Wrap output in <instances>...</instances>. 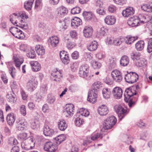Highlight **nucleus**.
<instances>
[{"label":"nucleus","instance_id":"72a5a7b5","mask_svg":"<svg viewBox=\"0 0 152 152\" xmlns=\"http://www.w3.org/2000/svg\"><path fill=\"white\" fill-rule=\"evenodd\" d=\"M131 58L134 61L138 60L140 59V54L139 52H132L131 53Z\"/></svg>","mask_w":152,"mask_h":152},{"label":"nucleus","instance_id":"ea45409f","mask_svg":"<svg viewBox=\"0 0 152 152\" xmlns=\"http://www.w3.org/2000/svg\"><path fill=\"white\" fill-rule=\"evenodd\" d=\"M116 64L114 58L110 60V63L109 64V68L110 69L115 68L116 66Z\"/></svg>","mask_w":152,"mask_h":152},{"label":"nucleus","instance_id":"0eeeda50","mask_svg":"<svg viewBox=\"0 0 152 152\" xmlns=\"http://www.w3.org/2000/svg\"><path fill=\"white\" fill-rule=\"evenodd\" d=\"M140 22L137 16H135L129 18L127 23L129 25L134 27L140 25Z\"/></svg>","mask_w":152,"mask_h":152},{"label":"nucleus","instance_id":"603ef678","mask_svg":"<svg viewBox=\"0 0 152 152\" xmlns=\"http://www.w3.org/2000/svg\"><path fill=\"white\" fill-rule=\"evenodd\" d=\"M89 70L88 66L87 65H84L80 66L79 71H82L81 72H83V71L87 72V71H89Z\"/></svg>","mask_w":152,"mask_h":152},{"label":"nucleus","instance_id":"c9c22d12","mask_svg":"<svg viewBox=\"0 0 152 152\" xmlns=\"http://www.w3.org/2000/svg\"><path fill=\"white\" fill-rule=\"evenodd\" d=\"M80 115H79L78 117L77 118L75 121V125L78 127L80 126L81 125L83 124L84 122L83 119H81L80 118Z\"/></svg>","mask_w":152,"mask_h":152},{"label":"nucleus","instance_id":"aec40b11","mask_svg":"<svg viewBox=\"0 0 152 152\" xmlns=\"http://www.w3.org/2000/svg\"><path fill=\"white\" fill-rule=\"evenodd\" d=\"M98 45V42L95 41H94L87 46V48L89 51H94L97 49Z\"/></svg>","mask_w":152,"mask_h":152},{"label":"nucleus","instance_id":"a211bd4d","mask_svg":"<svg viewBox=\"0 0 152 152\" xmlns=\"http://www.w3.org/2000/svg\"><path fill=\"white\" fill-rule=\"evenodd\" d=\"M137 17L140 23L142 24H144L145 23L148 22L150 19L148 15L143 14L139 15Z\"/></svg>","mask_w":152,"mask_h":152},{"label":"nucleus","instance_id":"1a4fd4ad","mask_svg":"<svg viewBox=\"0 0 152 152\" xmlns=\"http://www.w3.org/2000/svg\"><path fill=\"white\" fill-rule=\"evenodd\" d=\"M37 86V84L35 80L33 79L29 80L26 84L27 88L30 91H33Z\"/></svg>","mask_w":152,"mask_h":152},{"label":"nucleus","instance_id":"4c0bfd02","mask_svg":"<svg viewBox=\"0 0 152 152\" xmlns=\"http://www.w3.org/2000/svg\"><path fill=\"white\" fill-rule=\"evenodd\" d=\"M68 11L67 9L64 7H61L58 11V14L60 15L64 16L66 15Z\"/></svg>","mask_w":152,"mask_h":152},{"label":"nucleus","instance_id":"4be33fe9","mask_svg":"<svg viewBox=\"0 0 152 152\" xmlns=\"http://www.w3.org/2000/svg\"><path fill=\"white\" fill-rule=\"evenodd\" d=\"M82 71H79V74L80 77L85 78L87 80H90L92 77H93L94 75H89V71H83V72H81Z\"/></svg>","mask_w":152,"mask_h":152},{"label":"nucleus","instance_id":"6e6d98bb","mask_svg":"<svg viewBox=\"0 0 152 152\" xmlns=\"http://www.w3.org/2000/svg\"><path fill=\"white\" fill-rule=\"evenodd\" d=\"M19 31L20 34H18V36H15V37L19 39H24L25 37L24 33L20 30H19Z\"/></svg>","mask_w":152,"mask_h":152},{"label":"nucleus","instance_id":"c03bdc74","mask_svg":"<svg viewBox=\"0 0 152 152\" xmlns=\"http://www.w3.org/2000/svg\"><path fill=\"white\" fill-rule=\"evenodd\" d=\"M78 113L80 114H89L88 110L83 107L80 108L77 111V113Z\"/></svg>","mask_w":152,"mask_h":152},{"label":"nucleus","instance_id":"052dcab7","mask_svg":"<svg viewBox=\"0 0 152 152\" xmlns=\"http://www.w3.org/2000/svg\"><path fill=\"white\" fill-rule=\"evenodd\" d=\"M72 57L73 59H77L79 57V53L77 51H75L72 54Z\"/></svg>","mask_w":152,"mask_h":152},{"label":"nucleus","instance_id":"49530a36","mask_svg":"<svg viewBox=\"0 0 152 152\" xmlns=\"http://www.w3.org/2000/svg\"><path fill=\"white\" fill-rule=\"evenodd\" d=\"M147 50L149 53L152 52V38H150L148 41Z\"/></svg>","mask_w":152,"mask_h":152},{"label":"nucleus","instance_id":"2f4dec72","mask_svg":"<svg viewBox=\"0 0 152 152\" xmlns=\"http://www.w3.org/2000/svg\"><path fill=\"white\" fill-rule=\"evenodd\" d=\"M74 108V106L73 104H66L64 112H66L68 114H73Z\"/></svg>","mask_w":152,"mask_h":152},{"label":"nucleus","instance_id":"79ce46f5","mask_svg":"<svg viewBox=\"0 0 152 152\" xmlns=\"http://www.w3.org/2000/svg\"><path fill=\"white\" fill-rule=\"evenodd\" d=\"M81 9L78 6H76L72 9L71 12L73 14H79L80 12Z\"/></svg>","mask_w":152,"mask_h":152},{"label":"nucleus","instance_id":"864d4df0","mask_svg":"<svg viewBox=\"0 0 152 152\" xmlns=\"http://www.w3.org/2000/svg\"><path fill=\"white\" fill-rule=\"evenodd\" d=\"M96 12L100 15H104L106 14V11L104 10V8H98L96 10Z\"/></svg>","mask_w":152,"mask_h":152},{"label":"nucleus","instance_id":"412c9836","mask_svg":"<svg viewBox=\"0 0 152 152\" xmlns=\"http://www.w3.org/2000/svg\"><path fill=\"white\" fill-rule=\"evenodd\" d=\"M30 64L33 71L35 72L39 71L41 69V66L40 64L37 61L31 62Z\"/></svg>","mask_w":152,"mask_h":152},{"label":"nucleus","instance_id":"20e7f679","mask_svg":"<svg viewBox=\"0 0 152 152\" xmlns=\"http://www.w3.org/2000/svg\"><path fill=\"white\" fill-rule=\"evenodd\" d=\"M132 87H130L126 88L124 94V100L127 103L128 102L130 98L134 95L137 94V91H134V89Z\"/></svg>","mask_w":152,"mask_h":152},{"label":"nucleus","instance_id":"6e6552de","mask_svg":"<svg viewBox=\"0 0 152 152\" xmlns=\"http://www.w3.org/2000/svg\"><path fill=\"white\" fill-rule=\"evenodd\" d=\"M114 97L116 99H119L122 96L123 91L120 87H115L112 91Z\"/></svg>","mask_w":152,"mask_h":152},{"label":"nucleus","instance_id":"e433bc0d","mask_svg":"<svg viewBox=\"0 0 152 152\" xmlns=\"http://www.w3.org/2000/svg\"><path fill=\"white\" fill-rule=\"evenodd\" d=\"M19 30L17 27L14 26L10 28L9 31L15 37V34H16L17 33H19Z\"/></svg>","mask_w":152,"mask_h":152},{"label":"nucleus","instance_id":"f257e3e1","mask_svg":"<svg viewBox=\"0 0 152 152\" xmlns=\"http://www.w3.org/2000/svg\"><path fill=\"white\" fill-rule=\"evenodd\" d=\"M103 85V83L99 81L95 82L93 84L92 89L88 91L87 98L88 101L94 103L96 101L98 92Z\"/></svg>","mask_w":152,"mask_h":152},{"label":"nucleus","instance_id":"393cba45","mask_svg":"<svg viewBox=\"0 0 152 152\" xmlns=\"http://www.w3.org/2000/svg\"><path fill=\"white\" fill-rule=\"evenodd\" d=\"M98 112L99 114H107L109 110L106 105H102L98 107Z\"/></svg>","mask_w":152,"mask_h":152},{"label":"nucleus","instance_id":"3c124183","mask_svg":"<svg viewBox=\"0 0 152 152\" xmlns=\"http://www.w3.org/2000/svg\"><path fill=\"white\" fill-rule=\"evenodd\" d=\"M17 125H27V123L24 119L19 118L16 121Z\"/></svg>","mask_w":152,"mask_h":152},{"label":"nucleus","instance_id":"cd10ccee","mask_svg":"<svg viewBox=\"0 0 152 152\" xmlns=\"http://www.w3.org/2000/svg\"><path fill=\"white\" fill-rule=\"evenodd\" d=\"M15 119V116L14 115H7V120L8 124L10 126L13 125Z\"/></svg>","mask_w":152,"mask_h":152},{"label":"nucleus","instance_id":"b1692460","mask_svg":"<svg viewBox=\"0 0 152 152\" xmlns=\"http://www.w3.org/2000/svg\"><path fill=\"white\" fill-rule=\"evenodd\" d=\"M114 109L117 114H124L127 112L126 108H123L121 105L118 106H116L114 107Z\"/></svg>","mask_w":152,"mask_h":152},{"label":"nucleus","instance_id":"7c9ffc66","mask_svg":"<svg viewBox=\"0 0 152 152\" xmlns=\"http://www.w3.org/2000/svg\"><path fill=\"white\" fill-rule=\"evenodd\" d=\"M102 93L104 98L107 99L110 98L111 94V91L107 88H104L102 91Z\"/></svg>","mask_w":152,"mask_h":152},{"label":"nucleus","instance_id":"37998d69","mask_svg":"<svg viewBox=\"0 0 152 152\" xmlns=\"http://www.w3.org/2000/svg\"><path fill=\"white\" fill-rule=\"evenodd\" d=\"M27 56L31 58H34L36 56V54L34 50L31 48L30 51L27 53Z\"/></svg>","mask_w":152,"mask_h":152},{"label":"nucleus","instance_id":"774afa93","mask_svg":"<svg viewBox=\"0 0 152 152\" xmlns=\"http://www.w3.org/2000/svg\"><path fill=\"white\" fill-rule=\"evenodd\" d=\"M103 3L100 0H97L96 2L95 5L97 7H99V8H102L103 7Z\"/></svg>","mask_w":152,"mask_h":152},{"label":"nucleus","instance_id":"f704fd0d","mask_svg":"<svg viewBox=\"0 0 152 152\" xmlns=\"http://www.w3.org/2000/svg\"><path fill=\"white\" fill-rule=\"evenodd\" d=\"M55 97L52 95L49 94L48 95L47 101L50 104H53L56 100Z\"/></svg>","mask_w":152,"mask_h":152},{"label":"nucleus","instance_id":"ddd939ff","mask_svg":"<svg viewBox=\"0 0 152 152\" xmlns=\"http://www.w3.org/2000/svg\"><path fill=\"white\" fill-rule=\"evenodd\" d=\"M66 139V137L64 134H60L53 139V141L57 144L59 145L62 142L64 141Z\"/></svg>","mask_w":152,"mask_h":152},{"label":"nucleus","instance_id":"473e14b6","mask_svg":"<svg viewBox=\"0 0 152 152\" xmlns=\"http://www.w3.org/2000/svg\"><path fill=\"white\" fill-rule=\"evenodd\" d=\"M34 0H29L24 3V7L27 10H30L31 9L32 5Z\"/></svg>","mask_w":152,"mask_h":152},{"label":"nucleus","instance_id":"69168bd1","mask_svg":"<svg viewBox=\"0 0 152 152\" xmlns=\"http://www.w3.org/2000/svg\"><path fill=\"white\" fill-rule=\"evenodd\" d=\"M68 48L71 49L75 46V44L74 42H68L66 45Z\"/></svg>","mask_w":152,"mask_h":152},{"label":"nucleus","instance_id":"58836bf2","mask_svg":"<svg viewBox=\"0 0 152 152\" xmlns=\"http://www.w3.org/2000/svg\"><path fill=\"white\" fill-rule=\"evenodd\" d=\"M92 64V67L95 69H99L102 65L101 63L96 61H93Z\"/></svg>","mask_w":152,"mask_h":152},{"label":"nucleus","instance_id":"4d7b16f0","mask_svg":"<svg viewBox=\"0 0 152 152\" xmlns=\"http://www.w3.org/2000/svg\"><path fill=\"white\" fill-rule=\"evenodd\" d=\"M20 94L22 96V99L24 100H26L27 99L28 95L23 90L21 89L20 90Z\"/></svg>","mask_w":152,"mask_h":152},{"label":"nucleus","instance_id":"7ed1b4c3","mask_svg":"<svg viewBox=\"0 0 152 152\" xmlns=\"http://www.w3.org/2000/svg\"><path fill=\"white\" fill-rule=\"evenodd\" d=\"M138 78V75L136 73L132 72L127 73L125 77L126 81L130 84H133L136 82Z\"/></svg>","mask_w":152,"mask_h":152},{"label":"nucleus","instance_id":"f8f14e48","mask_svg":"<svg viewBox=\"0 0 152 152\" xmlns=\"http://www.w3.org/2000/svg\"><path fill=\"white\" fill-rule=\"evenodd\" d=\"M93 30L91 26H86L83 29L84 35L86 38H89L92 35Z\"/></svg>","mask_w":152,"mask_h":152},{"label":"nucleus","instance_id":"e2e57ef3","mask_svg":"<svg viewBox=\"0 0 152 152\" xmlns=\"http://www.w3.org/2000/svg\"><path fill=\"white\" fill-rule=\"evenodd\" d=\"M116 7L113 5H110L108 7V10L110 12L113 13L115 11Z\"/></svg>","mask_w":152,"mask_h":152},{"label":"nucleus","instance_id":"0e129e2a","mask_svg":"<svg viewBox=\"0 0 152 152\" xmlns=\"http://www.w3.org/2000/svg\"><path fill=\"white\" fill-rule=\"evenodd\" d=\"M114 80L117 82H120L122 80V77L121 75L118 76L113 77Z\"/></svg>","mask_w":152,"mask_h":152},{"label":"nucleus","instance_id":"f03ea898","mask_svg":"<svg viewBox=\"0 0 152 152\" xmlns=\"http://www.w3.org/2000/svg\"><path fill=\"white\" fill-rule=\"evenodd\" d=\"M116 118L113 115L110 116L105 119L103 123V128L104 130L111 129L117 122Z\"/></svg>","mask_w":152,"mask_h":152},{"label":"nucleus","instance_id":"9b49d317","mask_svg":"<svg viewBox=\"0 0 152 152\" xmlns=\"http://www.w3.org/2000/svg\"><path fill=\"white\" fill-rule=\"evenodd\" d=\"M43 134L45 136L51 137L55 133L54 130L50 128L49 126L45 125L43 127Z\"/></svg>","mask_w":152,"mask_h":152},{"label":"nucleus","instance_id":"f3484780","mask_svg":"<svg viewBox=\"0 0 152 152\" xmlns=\"http://www.w3.org/2000/svg\"><path fill=\"white\" fill-rule=\"evenodd\" d=\"M71 25L72 26L75 28H77L78 26L82 24V21L79 18L75 17L71 20Z\"/></svg>","mask_w":152,"mask_h":152},{"label":"nucleus","instance_id":"09e8293b","mask_svg":"<svg viewBox=\"0 0 152 152\" xmlns=\"http://www.w3.org/2000/svg\"><path fill=\"white\" fill-rule=\"evenodd\" d=\"M39 122H37L34 121L31 124V128L34 129H38L39 127Z\"/></svg>","mask_w":152,"mask_h":152},{"label":"nucleus","instance_id":"5701e85b","mask_svg":"<svg viewBox=\"0 0 152 152\" xmlns=\"http://www.w3.org/2000/svg\"><path fill=\"white\" fill-rule=\"evenodd\" d=\"M129 58L126 56L124 55L122 56L120 60V65L123 66H127L129 63Z\"/></svg>","mask_w":152,"mask_h":152},{"label":"nucleus","instance_id":"423d86ee","mask_svg":"<svg viewBox=\"0 0 152 152\" xmlns=\"http://www.w3.org/2000/svg\"><path fill=\"white\" fill-rule=\"evenodd\" d=\"M62 75L61 72L59 71L58 72V70L53 71L51 73L50 79L52 81H56V82H59L61 78L62 77Z\"/></svg>","mask_w":152,"mask_h":152},{"label":"nucleus","instance_id":"39448f33","mask_svg":"<svg viewBox=\"0 0 152 152\" xmlns=\"http://www.w3.org/2000/svg\"><path fill=\"white\" fill-rule=\"evenodd\" d=\"M44 149L45 151L49 152H55L58 149V147L56 144L51 142L48 141L45 142L44 146Z\"/></svg>","mask_w":152,"mask_h":152},{"label":"nucleus","instance_id":"9d476101","mask_svg":"<svg viewBox=\"0 0 152 152\" xmlns=\"http://www.w3.org/2000/svg\"><path fill=\"white\" fill-rule=\"evenodd\" d=\"M134 10L132 7H129L123 10L122 12L123 16L124 17H128L133 15Z\"/></svg>","mask_w":152,"mask_h":152},{"label":"nucleus","instance_id":"2eb2a0df","mask_svg":"<svg viewBox=\"0 0 152 152\" xmlns=\"http://www.w3.org/2000/svg\"><path fill=\"white\" fill-rule=\"evenodd\" d=\"M58 129L61 131H64L67 127V125L64 120H59L57 122Z\"/></svg>","mask_w":152,"mask_h":152},{"label":"nucleus","instance_id":"5fc2aeb1","mask_svg":"<svg viewBox=\"0 0 152 152\" xmlns=\"http://www.w3.org/2000/svg\"><path fill=\"white\" fill-rule=\"evenodd\" d=\"M121 72L118 70H114L111 72V76L113 77H114L121 75Z\"/></svg>","mask_w":152,"mask_h":152},{"label":"nucleus","instance_id":"8fccbe9b","mask_svg":"<svg viewBox=\"0 0 152 152\" xmlns=\"http://www.w3.org/2000/svg\"><path fill=\"white\" fill-rule=\"evenodd\" d=\"M64 22H63V23L64 24L65 27H63L64 29H66L68 26V25L70 23H71V20L69 18H65L64 20Z\"/></svg>","mask_w":152,"mask_h":152},{"label":"nucleus","instance_id":"4468645a","mask_svg":"<svg viewBox=\"0 0 152 152\" xmlns=\"http://www.w3.org/2000/svg\"><path fill=\"white\" fill-rule=\"evenodd\" d=\"M116 18L115 16L111 15L107 16L104 19L105 23L109 25H112L116 22Z\"/></svg>","mask_w":152,"mask_h":152},{"label":"nucleus","instance_id":"bf43d9fd","mask_svg":"<svg viewBox=\"0 0 152 152\" xmlns=\"http://www.w3.org/2000/svg\"><path fill=\"white\" fill-rule=\"evenodd\" d=\"M123 40H121V39H116L113 40V45H121Z\"/></svg>","mask_w":152,"mask_h":152},{"label":"nucleus","instance_id":"a18cd8bd","mask_svg":"<svg viewBox=\"0 0 152 152\" xmlns=\"http://www.w3.org/2000/svg\"><path fill=\"white\" fill-rule=\"evenodd\" d=\"M62 62L64 64H67L69 63V55H67L65 56L62 57L61 58H60Z\"/></svg>","mask_w":152,"mask_h":152},{"label":"nucleus","instance_id":"c756f323","mask_svg":"<svg viewBox=\"0 0 152 152\" xmlns=\"http://www.w3.org/2000/svg\"><path fill=\"white\" fill-rule=\"evenodd\" d=\"M83 15L86 21H89L91 20L93 14L91 12H84Z\"/></svg>","mask_w":152,"mask_h":152},{"label":"nucleus","instance_id":"338daca9","mask_svg":"<svg viewBox=\"0 0 152 152\" xmlns=\"http://www.w3.org/2000/svg\"><path fill=\"white\" fill-rule=\"evenodd\" d=\"M1 78L4 83L6 84L8 82V79L6 74H2L1 75Z\"/></svg>","mask_w":152,"mask_h":152},{"label":"nucleus","instance_id":"bb28decb","mask_svg":"<svg viewBox=\"0 0 152 152\" xmlns=\"http://www.w3.org/2000/svg\"><path fill=\"white\" fill-rule=\"evenodd\" d=\"M145 43L143 41L140 40L138 41L135 44V48L137 51H142L144 48Z\"/></svg>","mask_w":152,"mask_h":152},{"label":"nucleus","instance_id":"c85d7f7f","mask_svg":"<svg viewBox=\"0 0 152 152\" xmlns=\"http://www.w3.org/2000/svg\"><path fill=\"white\" fill-rule=\"evenodd\" d=\"M35 50L38 55H42L45 53V49L42 46H40L39 45H37L35 47Z\"/></svg>","mask_w":152,"mask_h":152},{"label":"nucleus","instance_id":"a878e982","mask_svg":"<svg viewBox=\"0 0 152 152\" xmlns=\"http://www.w3.org/2000/svg\"><path fill=\"white\" fill-rule=\"evenodd\" d=\"M6 97L8 99V101L11 103L15 102L17 100L16 96L14 92H12V94H7Z\"/></svg>","mask_w":152,"mask_h":152},{"label":"nucleus","instance_id":"de8ad7c7","mask_svg":"<svg viewBox=\"0 0 152 152\" xmlns=\"http://www.w3.org/2000/svg\"><path fill=\"white\" fill-rule=\"evenodd\" d=\"M27 134L26 133H20L18 136V139L22 140H26L27 138Z\"/></svg>","mask_w":152,"mask_h":152},{"label":"nucleus","instance_id":"dca6fc26","mask_svg":"<svg viewBox=\"0 0 152 152\" xmlns=\"http://www.w3.org/2000/svg\"><path fill=\"white\" fill-rule=\"evenodd\" d=\"M138 38L137 36L132 37L130 36H128L124 38V42L127 45L131 44L137 40Z\"/></svg>","mask_w":152,"mask_h":152},{"label":"nucleus","instance_id":"13d9d810","mask_svg":"<svg viewBox=\"0 0 152 152\" xmlns=\"http://www.w3.org/2000/svg\"><path fill=\"white\" fill-rule=\"evenodd\" d=\"M27 125H17L16 127L18 130L20 131H23L26 129L27 128Z\"/></svg>","mask_w":152,"mask_h":152},{"label":"nucleus","instance_id":"680f3d73","mask_svg":"<svg viewBox=\"0 0 152 152\" xmlns=\"http://www.w3.org/2000/svg\"><path fill=\"white\" fill-rule=\"evenodd\" d=\"M114 39L113 38L107 37L106 39V43L108 45L113 44Z\"/></svg>","mask_w":152,"mask_h":152},{"label":"nucleus","instance_id":"a19ab883","mask_svg":"<svg viewBox=\"0 0 152 152\" xmlns=\"http://www.w3.org/2000/svg\"><path fill=\"white\" fill-rule=\"evenodd\" d=\"M10 87L12 92H14V91L18 89V86L15 81H13L11 84Z\"/></svg>","mask_w":152,"mask_h":152},{"label":"nucleus","instance_id":"6ab92c4d","mask_svg":"<svg viewBox=\"0 0 152 152\" xmlns=\"http://www.w3.org/2000/svg\"><path fill=\"white\" fill-rule=\"evenodd\" d=\"M108 29L106 27L102 26L101 27L97 32V36L99 37H102L107 35Z\"/></svg>","mask_w":152,"mask_h":152}]
</instances>
